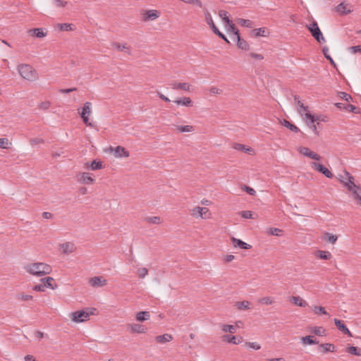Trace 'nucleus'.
I'll return each mask as SVG.
<instances>
[{"mask_svg": "<svg viewBox=\"0 0 361 361\" xmlns=\"http://www.w3.org/2000/svg\"><path fill=\"white\" fill-rule=\"evenodd\" d=\"M281 123L285 126L287 128H288L290 130L293 131V132H295V133H298L300 131V129L295 125L290 123L289 121L283 119L282 121H281Z\"/></svg>", "mask_w": 361, "mask_h": 361, "instance_id": "nucleus-39", "label": "nucleus"}, {"mask_svg": "<svg viewBox=\"0 0 361 361\" xmlns=\"http://www.w3.org/2000/svg\"><path fill=\"white\" fill-rule=\"evenodd\" d=\"M237 23L241 26H244L249 28H252L254 25L253 22L252 20L243 18H238L237 20Z\"/></svg>", "mask_w": 361, "mask_h": 361, "instance_id": "nucleus-38", "label": "nucleus"}, {"mask_svg": "<svg viewBox=\"0 0 361 361\" xmlns=\"http://www.w3.org/2000/svg\"><path fill=\"white\" fill-rule=\"evenodd\" d=\"M23 268L27 273L35 276H42L51 272V266L43 262L30 263Z\"/></svg>", "mask_w": 361, "mask_h": 361, "instance_id": "nucleus-2", "label": "nucleus"}, {"mask_svg": "<svg viewBox=\"0 0 361 361\" xmlns=\"http://www.w3.org/2000/svg\"><path fill=\"white\" fill-rule=\"evenodd\" d=\"M324 240L329 243L334 244L338 240V236L332 233L326 232L324 233Z\"/></svg>", "mask_w": 361, "mask_h": 361, "instance_id": "nucleus-41", "label": "nucleus"}, {"mask_svg": "<svg viewBox=\"0 0 361 361\" xmlns=\"http://www.w3.org/2000/svg\"><path fill=\"white\" fill-rule=\"evenodd\" d=\"M178 105H182L185 106H192V102L190 97H184L182 99H176L174 101Z\"/></svg>", "mask_w": 361, "mask_h": 361, "instance_id": "nucleus-30", "label": "nucleus"}, {"mask_svg": "<svg viewBox=\"0 0 361 361\" xmlns=\"http://www.w3.org/2000/svg\"><path fill=\"white\" fill-rule=\"evenodd\" d=\"M16 299L21 301L32 300L33 297L31 295H27L24 293H20L16 295Z\"/></svg>", "mask_w": 361, "mask_h": 361, "instance_id": "nucleus-44", "label": "nucleus"}, {"mask_svg": "<svg viewBox=\"0 0 361 361\" xmlns=\"http://www.w3.org/2000/svg\"><path fill=\"white\" fill-rule=\"evenodd\" d=\"M354 198L359 201L360 204H361V190L359 188L356 191H355L353 193Z\"/></svg>", "mask_w": 361, "mask_h": 361, "instance_id": "nucleus-61", "label": "nucleus"}, {"mask_svg": "<svg viewBox=\"0 0 361 361\" xmlns=\"http://www.w3.org/2000/svg\"><path fill=\"white\" fill-rule=\"evenodd\" d=\"M171 86L173 90H183L187 92L191 91V85L188 82H173Z\"/></svg>", "mask_w": 361, "mask_h": 361, "instance_id": "nucleus-19", "label": "nucleus"}, {"mask_svg": "<svg viewBox=\"0 0 361 361\" xmlns=\"http://www.w3.org/2000/svg\"><path fill=\"white\" fill-rule=\"evenodd\" d=\"M18 71L23 79L28 81H35L38 78L37 71L29 64L18 65Z\"/></svg>", "mask_w": 361, "mask_h": 361, "instance_id": "nucleus-3", "label": "nucleus"}, {"mask_svg": "<svg viewBox=\"0 0 361 361\" xmlns=\"http://www.w3.org/2000/svg\"><path fill=\"white\" fill-rule=\"evenodd\" d=\"M155 340L159 343H165L172 341L173 336L169 334H164L163 335L156 336Z\"/></svg>", "mask_w": 361, "mask_h": 361, "instance_id": "nucleus-26", "label": "nucleus"}, {"mask_svg": "<svg viewBox=\"0 0 361 361\" xmlns=\"http://www.w3.org/2000/svg\"><path fill=\"white\" fill-rule=\"evenodd\" d=\"M290 301L294 303L295 305L302 307H306L307 305V302L299 296H292L290 298Z\"/></svg>", "mask_w": 361, "mask_h": 361, "instance_id": "nucleus-28", "label": "nucleus"}, {"mask_svg": "<svg viewBox=\"0 0 361 361\" xmlns=\"http://www.w3.org/2000/svg\"><path fill=\"white\" fill-rule=\"evenodd\" d=\"M222 340L228 343L238 345L243 342V338L241 336H235L231 334H225L222 336Z\"/></svg>", "mask_w": 361, "mask_h": 361, "instance_id": "nucleus-14", "label": "nucleus"}, {"mask_svg": "<svg viewBox=\"0 0 361 361\" xmlns=\"http://www.w3.org/2000/svg\"><path fill=\"white\" fill-rule=\"evenodd\" d=\"M336 10L341 14H348L351 12L350 6L348 4L344 3H341L340 4H338L336 6Z\"/></svg>", "mask_w": 361, "mask_h": 361, "instance_id": "nucleus-22", "label": "nucleus"}, {"mask_svg": "<svg viewBox=\"0 0 361 361\" xmlns=\"http://www.w3.org/2000/svg\"><path fill=\"white\" fill-rule=\"evenodd\" d=\"M85 169L90 168L92 171H96L101 169L102 168V163L100 161L94 160L92 161L90 164L88 163H86L84 166Z\"/></svg>", "mask_w": 361, "mask_h": 361, "instance_id": "nucleus-24", "label": "nucleus"}, {"mask_svg": "<svg viewBox=\"0 0 361 361\" xmlns=\"http://www.w3.org/2000/svg\"><path fill=\"white\" fill-rule=\"evenodd\" d=\"M204 14L205 21L209 26L214 24V20L212 19V14L208 9H207V8L204 9Z\"/></svg>", "mask_w": 361, "mask_h": 361, "instance_id": "nucleus-45", "label": "nucleus"}, {"mask_svg": "<svg viewBox=\"0 0 361 361\" xmlns=\"http://www.w3.org/2000/svg\"><path fill=\"white\" fill-rule=\"evenodd\" d=\"M295 104L297 105V111L299 114L303 117L307 126L316 134H318L317 128L314 122L317 120V118L312 115L308 111V106H305L303 103L299 99L298 96L294 97Z\"/></svg>", "mask_w": 361, "mask_h": 361, "instance_id": "nucleus-1", "label": "nucleus"}, {"mask_svg": "<svg viewBox=\"0 0 361 361\" xmlns=\"http://www.w3.org/2000/svg\"><path fill=\"white\" fill-rule=\"evenodd\" d=\"M59 249L64 255H69L76 250V245L73 242H66L59 245Z\"/></svg>", "mask_w": 361, "mask_h": 361, "instance_id": "nucleus-12", "label": "nucleus"}, {"mask_svg": "<svg viewBox=\"0 0 361 361\" xmlns=\"http://www.w3.org/2000/svg\"><path fill=\"white\" fill-rule=\"evenodd\" d=\"M92 114V104L90 102H86L84 104L83 107L81 109L80 111V116L82 119L84 123H85L88 126L92 127L93 125L92 123L89 122V116Z\"/></svg>", "mask_w": 361, "mask_h": 361, "instance_id": "nucleus-7", "label": "nucleus"}, {"mask_svg": "<svg viewBox=\"0 0 361 361\" xmlns=\"http://www.w3.org/2000/svg\"><path fill=\"white\" fill-rule=\"evenodd\" d=\"M221 328L223 332L225 333H230V334H235L236 333V326L231 325V324H221Z\"/></svg>", "mask_w": 361, "mask_h": 361, "instance_id": "nucleus-34", "label": "nucleus"}, {"mask_svg": "<svg viewBox=\"0 0 361 361\" xmlns=\"http://www.w3.org/2000/svg\"><path fill=\"white\" fill-rule=\"evenodd\" d=\"M346 351L352 355L360 356L361 355V349L357 348L355 346H349L347 348Z\"/></svg>", "mask_w": 361, "mask_h": 361, "instance_id": "nucleus-46", "label": "nucleus"}, {"mask_svg": "<svg viewBox=\"0 0 361 361\" xmlns=\"http://www.w3.org/2000/svg\"><path fill=\"white\" fill-rule=\"evenodd\" d=\"M233 147L235 150L245 152H247L248 154H250V152H252V148L247 147L245 145H242V144L235 143V144L233 145Z\"/></svg>", "mask_w": 361, "mask_h": 361, "instance_id": "nucleus-37", "label": "nucleus"}, {"mask_svg": "<svg viewBox=\"0 0 361 361\" xmlns=\"http://www.w3.org/2000/svg\"><path fill=\"white\" fill-rule=\"evenodd\" d=\"M219 16L221 18L224 24L231 23V21L228 18V13L226 11L221 10L219 11Z\"/></svg>", "mask_w": 361, "mask_h": 361, "instance_id": "nucleus-42", "label": "nucleus"}, {"mask_svg": "<svg viewBox=\"0 0 361 361\" xmlns=\"http://www.w3.org/2000/svg\"><path fill=\"white\" fill-rule=\"evenodd\" d=\"M73 26L71 23H59L56 25V27L59 31L73 30Z\"/></svg>", "mask_w": 361, "mask_h": 361, "instance_id": "nucleus-35", "label": "nucleus"}, {"mask_svg": "<svg viewBox=\"0 0 361 361\" xmlns=\"http://www.w3.org/2000/svg\"><path fill=\"white\" fill-rule=\"evenodd\" d=\"M41 281L44 285L45 288H49L52 290L56 288L57 285L54 283V280L52 277H45L42 279Z\"/></svg>", "mask_w": 361, "mask_h": 361, "instance_id": "nucleus-23", "label": "nucleus"}, {"mask_svg": "<svg viewBox=\"0 0 361 361\" xmlns=\"http://www.w3.org/2000/svg\"><path fill=\"white\" fill-rule=\"evenodd\" d=\"M209 92L212 94H220L223 91L217 87L212 86L209 88Z\"/></svg>", "mask_w": 361, "mask_h": 361, "instance_id": "nucleus-58", "label": "nucleus"}, {"mask_svg": "<svg viewBox=\"0 0 361 361\" xmlns=\"http://www.w3.org/2000/svg\"><path fill=\"white\" fill-rule=\"evenodd\" d=\"M258 302H259V303L269 305L273 304L274 302V300L271 297L267 296V297H264V298H260L258 300Z\"/></svg>", "mask_w": 361, "mask_h": 361, "instance_id": "nucleus-49", "label": "nucleus"}, {"mask_svg": "<svg viewBox=\"0 0 361 361\" xmlns=\"http://www.w3.org/2000/svg\"><path fill=\"white\" fill-rule=\"evenodd\" d=\"M335 325L338 327V329L342 331L343 334H347L348 336L352 337L353 335L348 327L343 323L342 321L334 319V320Z\"/></svg>", "mask_w": 361, "mask_h": 361, "instance_id": "nucleus-20", "label": "nucleus"}, {"mask_svg": "<svg viewBox=\"0 0 361 361\" xmlns=\"http://www.w3.org/2000/svg\"><path fill=\"white\" fill-rule=\"evenodd\" d=\"M240 215L245 219H252V214L250 211H243L240 212Z\"/></svg>", "mask_w": 361, "mask_h": 361, "instance_id": "nucleus-60", "label": "nucleus"}, {"mask_svg": "<svg viewBox=\"0 0 361 361\" xmlns=\"http://www.w3.org/2000/svg\"><path fill=\"white\" fill-rule=\"evenodd\" d=\"M89 283L93 287H102L106 285L107 281L102 276H94L90 279Z\"/></svg>", "mask_w": 361, "mask_h": 361, "instance_id": "nucleus-16", "label": "nucleus"}, {"mask_svg": "<svg viewBox=\"0 0 361 361\" xmlns=\"http://www.w3.org/2000/svg\"><path fill=\"white\" fill-rule=\"evenodd\" d=\"M147 221L149 223L154 224H159L161 222V220L160 217H159V216L148 217Z\"/></svg>", "mask_w": 361, "mask_h": 361, "instance_id": "nucleus-56", "label": "nucleus"}, {"mask_svg": "<svg viewBox=\"0 0 361 361\" xmlns=\"http://www.w3.org/2000/svg\"><path fill=\"white\" fill-rule=\"evenodd\" d=\"M298 152L303 154L304 156H306L307 157H310L314 160L319 161L322 157L318 154L311 151L309 148L305 147H300L298 148Z\"/></svg>", "mask_w": 361, "mask_h": 361, "instance_id": "nucleus-13", "label": "nucleus"}, {"mask_svg": "<svg viewBox=\"0 0 361 361\" xmlns=\"http://www.w3.org/2000/svg\"><path fill=\"white\" fill-rule=\"evenodd\" d=\"M137 274L140 278H145L148 274V269L145 267L139 268L137 270Z\"/></svg>", "mask_w": 361, "mask_h": 361, "instance_id": "nucleus-54", "label": "nucleus"}, {"mask_svg": "<svg viewBox=\"0 0 361 361\" xmlns=\"http://www.w3.org/2000/svg\"><path fill=\"white\" fill-rule=\"evenodd\" d=\"M231 240L233 246L234 247H240L243 250H249L251 248L250 245L243 242V240H241L240 239L232 237L231 238Z\"/></svg>", "mask_w": 361, "mask_h": 361, "instance_id": "nucleus-18", "label": "nucleus"}, {"mask_svg": "<svg viewBox=\"0 0 361 361\" xmlns=\"http://www.w3.org/2000/svg\"><path fill=\"white\" fill-rule=\"evenodd\" d=\"M50 106L51 103L49 101L42 102L39 104V107L43 110L48 109L50 107Z\"/></svg>", "mask_w": 361, "mask_h": 361, "instance_id": "nucleus-59", "label": "nucleus"}, {"mask_svg": "<svg viewBox=\"0 0 361 361\" xmlns=\"http://www.w3.org/2000/svg\"><path fill=\"white\" fill-rule=\"evenodd\" d=\"M251 303L247 300H243L241 302H237L235 306L240 310H247L250 308Z\"/></svg>", "mask_w": 361, "mask_h": 361, "instance_id": "nucleus-33", "label": "nucleus"}, {"mask_svg": "<svg viewBox=\"0 0 361 361\" xmlns=\"http://www.w3.org/2000/svg\"><path fill=\"white\" fill-rule=\"evenodd\" d=\"M231 23L225 24V28L228 33L230 35H233L232 39H233L235 37H236L238 35H239V31L237 30L235 27V25L233 24V21H230Z\"/></svg>", "mask_w": 361, "mask_h": 361, "instance_id": "nucleus-21", "label": "nucleus"}, {"mask_svg": "<svg viewBox=\"0 0 361 361\" xmlns=\"http://www.w3.org/2000/svg\"><path fill=\"white\" fill-rule=\"evenodd\" d=\"M90 314L85 310H78L71 312L70 317L75 323H81L89 319Z\"/></svg>", "mask_w": 361, "mask_h": 361, "instance_id": "nucleus-8", "label": "nucleus"}, {"mask_svg": "<svg viewBox=\"0 0 361 361\" xmlns=\"http://www.w3.org/2000/svg\"><path fill=\"white\" fill-rule=\"evenodd\" d=\"M128 328L132 333L145 334L147 331V329L145 326L136 323L128 324Z\"/></svg>", "mask_w": 361, "mask_h": 361, "instance_id": "nucleus-15", "label": "nucleus"}, {"mask_svg": "<svg viewBox=\"0 0 361 361\" xmlns=\"http://www.w3.org/2000/svg\"><path fill=\"white\" fill-rule=\"evenodd\" d=\"M252 33L255 37H267L269 32L265 27H260L254 29Z\"/></svg>", "mask_w": 361, "mask_h": 361, "instance_id": "nucleus-36", "label": "nucleus"}, {"mask_svg": "<svg viewBox=\"0 0 361 361\" xmlns=\"http://www.w3.org/2000/svg\"><path fill=\"white\" fill-rule=\"evenodd\" d=\"M28 32L32 36H35L38 38H42L47 35V32H44V30L42 28L30 29L28 31Z\"/></svg>", "mask_w": 361, "mask_h": 361, "instance_id": "nucleus-29", "label": "nucleus"}, {"mask_svg": "<svg viewBox=\"0 0 361 361\" xmlns=\"http://www.w3.org/2000/svg\"><path fill=\"white\" fill-rule=\"evenodd\" d=\"M190 215L194 218L209 219L212 218V214L207 207H195L190 209Z\"/></svg>", "mask_w": 361, "mask_h": 361, "instance_id": "nucleus-4", "label": "nucleus"}, {"mask_svg": "<svg viewBox=\"0 0 361 361\" xmlns=\"http://www.w3.org/2000/svg\"><path fill=\"white\" fill-rule=\"evenodd\" d=\"M345 109L348 110L349 111L354 112L355 114L358 113L357 109L355 106L353 104L348 105Z\"/></svg>", "mask_w": 361, "mask_h": 361, "instance_id": "nucleus-64", "label": "nucleus"}, {"mask_svg": "<svg viewBox=\"0 0 361 361\" xmlns=\"http://www.w3.org/2000/svg\"><path fill=\"white\" fill-rule=\"evenodd\" d=\"M312 331L317 336H323L325 335V329L322 326H314Z\"/></svg>", "mask_w": 361, "mask_h": 361, "instance_id": "nucleus-52", "label": "nucleus"}, {"mask_svg": "<svg viewBox=\"0 0 361 361\" xmlns=\"http://www.w3.org/2000/svg\"><path fill=\"white\" fill-rule=\"evenodd\" d=\"M282 230L277 228H270L267 230V233L271 235L280 236Z\"/></svg>", "mask_w": 361, "mask_h": 361, "instance_id": "nucleus-53", "label": "nucleus"}, {"mask_svg": "<svg viewBox=\"0 0 361 361\" xmlns=\"http://www.w3.org/2000/svg\"><path fill=\"white\" fill-rule=\"evenodd\" d=\"M312 309L315 314L321 315H329L328 312L326 311L325 308L322 306H312Z\"/></svg>", "mask_w": 361, "mask_h": 361, "instance_id": "nucleus-40", "label": "nucleus"}, {"mask_svg": "<svg viewBox=\"0 0 361 361\" xmlns=\"http://www.w3.org/2000/svg\"><path fill=\"white\" fill-rule=\"evenodd\" d=\"M245 345L256 350H259L261 348V345L257 342H245Z\"/></svg>", "mask_w": 361, "mask_h": 361, "instance_id": "nucleus-55", "label": "nucleus"}, {"mask_svg": "<svg viewBox=\"0 0 361 361\" xmlns=\"http://www.w3.org/2000/svg\"><path fill=\"white\" fill-rule=\"evenodd\" d=\"M345 180L343 179V176L339 178V180L348 188L349 191L353 193L360 188L354 183V177L350 174L349 172L345 171Z\"/></svg>", "mask_w": 361, "mask_h": 361, "instance_id": "nucleus-6", "label": "nucleus"}, {"mask_svg": "<svg viewBox=\"0 0 361 361\" xmlns=\"http://www.w3.org/2000/svg\"><path fill=\"white\" fill-rule=\"evenodd\" d=\"M111 150L114 153V157L116 158L129 157V152L123 147L118 146L112 149Z\"/></svg>", "mask_w": 361, "mask_h": 361, "instance_id": "nucleus-17", "label": "nucleus"}, {"mask_svg": "<svg viewBox=\"0 0 361 361\" xmlns=\"http://www.w3.org/2000/svg\"><path fill=\"white\" fill-rule=\"evenodd\" d=\"M11 142L7 138H0V147L1 149H8Z\"/></svg>", "mask_w": 361, "mask_h": 361, "instance_id": "nucleus-51", "label": "nucleus"}, {"mask_svg": "<svg viewBox=\"0 0 361 361\" xmlns=\"http://www.w3.org/2000/svg\"><path fill=\"white\" fill-rule=\"evenodd\" d=\"M77 180L82 184L90 185L94 182V178L92 174L87 172L79 173L76 175Z\"/></svg>", "mask_w": 361, "mask_h": 361, "instance_id": "nucleus-11", "label": "nucleus"}, {"mask_svg": "<svg viewBox=\"0 0 361 361\" xmlns=\"http://www.w3.org/2000/svg\"><path fill=\"white\" fill-rule=\"evenodd\" d=\"M113 47L114 49H118V51H124L129 53V47L126 44H121L119 43L115 42L113 44Z\"/></svg>", "mask_w": 361, "mask_h": 361, "instance_id": "nucleus-47", "label": "nucleus"}, {"mask_svg": "<svg viewBox=\"0 0 361 361\" xmlns=\"http://www.w3.org/2000/svg\"><path fill=\"white\" fill-rule=\"evenodd\" d=\"M33 290L39 292H43L45 290V286L44 284L36 285L33 287Z\"/></svg>", "mask_w": 361, "mask_h": 361, "instance_id": "nucleus-63", "label": "nucleus"}, {"mask_svg": "<svg viewBox=\"0 0 361 361\" xmlns=\"http://www.w3.org/2000/svg\"><path fill=\"white\" fill-rule=\"evenodd\" d=\"M310 166L312 169L322 173L326 178H331L334 176L333 173L326 167L319 163L312 162Z\"/></svg>", "mask_w": 361, "mask_h": 361, "instance_id": "nucleus-10", "label": "nucleus"}, {"mask_svg": "<svg viewBox=\"0 0 361 361\" xmlns=\"http://www.w3.org/2000/svg\"><path fill=\"white\" fill-rule=\"evenodd\" d=\"M314 255L322 259H330L331 258V254L329 251L317 250L314 252Z\"/></svg>", "mask_w": 361, "mask_h": 361, "instance_id": "nucleus-31", "label": "nucleus"}, {"mask_svg": "<svg viewBox=\"0 0 361 361\" xmlns=\"http://www.w3.org/2000/svg\"><path fill=\"white\" fill-rule=\"evenodd\" d=\"M233 40L237 41V46L238 48L243 50H247L249 49L247 42L245 40L241 39L240 35L235 37Z\"/></svg>", "mask_w": 361, "mask_h": 361, "instance_id": "nucleus-32", "label": "nucleus"}, {"mask_svg": "<svg viewBox=\"0 0 361 361\" xmlns=\"http://www.w3.org/2000/svg\"><path fill=\"white\" fill-rule=\"evenodd\" d=\"M301 343L303 345H315L317 344L319 342L314 338V336H306L304 337H302L300 338Z\"/></svg>", "mask_w": 361, "mask_h": 361, "instance_id": "nucleus-25", "label": "nucleus"}, {"mask_svg": "<svg viewBox=\"0 0 361 361\" xmlns=\"http://www.w3.org/2000/svg\"><path fill=\"white\" fill-rule=\"evenodd\" d=\"M176 130L180 133H190L194 130V128L192 126H176Z\"/></svg>", "mask_w": 361, "mask_h": 361, "instance_id": "nucleus-43", "label": "nucleus"}, {"mask_svg": "<svg viewBox=\"0 0 361 361\" xmlns=\"http://www.w3.org/2000/svg\"><path fill=\"white\" fill-rule=\"evenodd\" d=\"M54 4L56 7H65L68 4V2L64 0H54Z\"/></svg>", "mask_w": 361, "mask_h": 361, "instance_id": "nucleus-57", "label": "nucleus"}, {"mask_svg": "<svg viewBox=\"0 0 361 361\" xmlns=\"http://www.w3.org/2000/svg\"><path fill=\"white\" fill-rule=\"evenodd\" d=\"M322 52L326 59L329 61V62L334 66H336V63L331 56L329 54V48L327 47H324L322 48Z\"/></svg>", "mask_w": 361, "mask_h": 361, "instance_id": "nucleus-50", "label": "nucleus"}, {"mask_svg": "<svg viewBox=\"0 0 361 361\" xmlns=\"http://www.w3.org/2000/svg\"><path fill=\"white\" fill-rule=\"evenodd\" d=\"M243 189L250 195H255L256 193L255 190L249 186L245 185L243 186Z\"/></svg>", "mask_w": 361, "mask_h": 361, "instance_id": "nucleus-62", "label": "nucleus"}, {"mask_svg": "<svg viewBox=\"0 0 361 361\" xmlns=\"http://www.w3.org/2000/svg\"><path fill=\"white\" fill-rule=\"evenodd\" d=\"M307 28L310 32L312 37L319 42V43H324L326 42L325 38L323 36V34L319 27L317 23L314 21L310 24L307 25Z\"/></svg>", "mask_w": 361, "mask_h": 361, "instance_id": "nucleus-5", "label": "nucleus"}, {"mask_svg": "<svg viewBox=\"0 0 361 361\" xmlns=\"http://www.w3.org/2000/svg\"><path fill=\"white\" fill-rule=\"evenodd\" d=\"M323 348L324 352H334L335 350L334 345L331 343H323L320 345Z\"/></svg>", "mask_w": 361, "mask_h": 361, "instance_id": "nucleus-48", "label": "nucleus"}, {"mask_svg": "<svg viewBox=\"0 0 361 361\" xmlns=\"http://www.w3.org/2000/svg\"><path fill=\"white\" fill-rule=\"evenodd\" d=\"M150 318V313L147 311L139 312L135 315V319L137 322H145Z\"/></svg>", "mask_w": 361, "mask_h": 361, "instance_id": "nucleus-27", "label": "nucleus"}, {"mask_svg": "<svg viewBox=\"0 0 361 361\" xmlns=\"http://www.w3.org/2000/svg\"><path fill=\"white\" fill-rule=\"evenodd\" d=\"M142 20L144 22L152 21L157 19L160 16V13L157 10H145L141 13Z\"/></svg>", "mask_w": 361, "mask_h": 361, "instance_id": "nucleus-9", "label": "nucleus"}]
</instances>
